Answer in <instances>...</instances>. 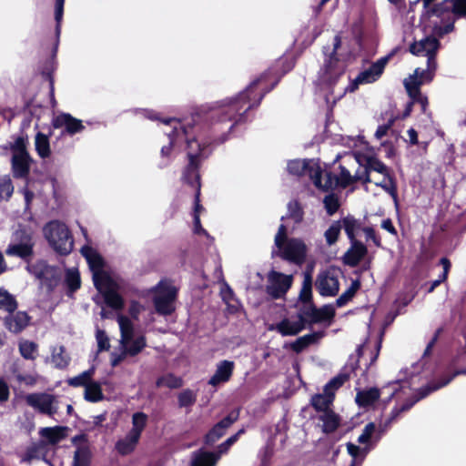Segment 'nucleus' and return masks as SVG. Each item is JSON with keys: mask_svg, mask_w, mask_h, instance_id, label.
<instances>
[{"mask_svg": "<svg viewBox=\"0 0 466 466\" xmlns=\"http://www.w3.org/2000/svg\"><path fill=\"white\" fill-rule=\"evenodd\" d=\"M139 439L129 431L124 438L116 442V451L122 456L128 455L135 451Z\"/></svg>", "mask_w": 466, "mask_h": 466, "instance_id": "30", "label": "nucleus"}, {"mask_svg": "<svg viewBox=\"0 0 466 466\" xmlns=\"http://www.w3.org/2000/svg\"><path fill=\"white\" fill-rule=\"evenodd\" d=\"M116 320L120 329V345L123 351L117 356L113 355L111 360L113 367L117 366L127 355L136 356L146 347L144 336L134 337V325L127 316L118 315Z\"/></svg>", "mask_w": 466, "mask_h": 466, "instance_id": "6", "label": "nucleus"}, {"mask_svg": "<svg viewBox=\"0 0 466 466\" xmlns=\"http://www.w3.org/2000/svg\"><path fill=\"white\" fill-rule=\"evenodd\" d=\"M440 46V42L436 37L427 36L419 42H414L410 46V51L416 56H427V68H416L412 75L405 78L403 85L414 103H419L424 111L428 99L420 92V86L429 83L433 79L434 72L437 67L435 54Z\"/></svg>", "mask_w": 466, "mask_h": 466, "instance_id": "4", "label": "nucleus"}, {"mask_svg": "<svg viewBox=\"0 0 466 466\" xmlns=\"http://www.w3.org/2000/svg\"><path fill=\"white\" fill-rule=\"evenodd\" d=\"M96 289L103 294L106 303L113 309H121L124 305L123 299L116 291V285L108 278L95 285Z\"/></svg>", "mask_w": 466, "mask_h": 466, "instance_id": "21", "label": "nucleus"}, {"mask_svg": "<svg viewBox=\"0 0 466 466\" xmlns=\"http://www.w3.org/2000/svg\"><path fill=\"white\" fill-rule=\"evenodd\" d=\"M463 339H464V344L460 347V349L457 351L456 356L452 360V363L456 364L460 360H466V332H463Z\"/></svg>", "mask_w": 466, "mask_h": 466, "instance_id": "64", "label": "nucleus"}, {"mask_svg": "<svg viewBox=\"0 0 466 466\" xmlns=\"http://www.w3.org/2000/svg\"><path fill=\"white\" fill-rule=\"evenodd\" d=\"M289 216L295 223H299L303 219V210L297 200H292L288 204Z\"/></svg>", "mask_w": 466, "mask_h": 466, "instance_id": "56", "label": "nucleus"}, {"mask_svg": "<svg viewBox=\"0 0 466 466\" xmlns=\"http://www.w3.org/2000/svg\"><path fill=\"white\" fill-rule=\"evenodd\" d=\"M17 308L15 298L3 288H0V309L8 313L14 312Z\"/></svg>", "mask_w": 466, "mask_h": 466, "instance_id": "48", "label": "nucleus"}, {"mask_svg": "<svg viewBox=\"0 0 466 466\" xmlns=\"http://www.w3.org/2000/svg\"><path fill=\"white\" fill-rule=\"evenodd\" d=\"M271 74V72L264 73L252 81L238 96L222 101L213 116H216L218 122L228 124L226 127L228 131H231L236 125L246 122L248 111L258 106L264 96L278 84L279 78L275 79L270 87L263 88L260 93H258V89L267 83Z\"/></svg>", "mask_w": 466, "mask_h": 466, "instance_id": "2", "label": "nucleus"}, {"mask_svg": "<svg viewBox=\"0 0 466 466\" xmlns=\"http://www.w3.org/2000/svg\"><path fill=\"white\" fill-rule=\"evenodd\" d=\"M45 444L43 442L32 443L28 446L21 458L22 462L31 463L33 460L43 458L44 461L51 465L50 461L45 459Z\"/></svg>", "mask_w": 466, "mask_h": 466, "instance_id": "31", "label": "nucleus"}, {"mask_svg": "<svg viewBox=\"0 0 466 466\" xmlns=\"http://www.w3.org/2000/svg\"><path fill=\"white\" fill-rule=\"evenodd\" d=\"M14 192V186L9 176L0 177V198L7 200Z\"/></svg>", "mask_w": 466, "mask_h": 466, "instance_id": "54", "label": "nucleus"}, {"mask_svg": "<svg viewBox=\"0 0 466 466\" xmlns=\"http://www.w3.org/2000/svg\"><path fill=\"white\" fill-rule=\"evenodd\" d=\"M91 453L87 447H78L75 451L72 466H89Z\"/></svg>", "mask_w": 466, "mask_h": 466, "instance_id": "50", "label": "nucleus"}, {"mask_svg": "<svg viewBox=\"0 0 466 466\" xmlns=\"http://www.w3.org/2000/svg\"><path fill=\"white\" fill-rule=\"evenodd\" d=\"M238 411L233 410L220 421H218L206 435L205 442L208 445H212L218 440H219L226 432L227 429L229 428L238 419Z\"/></svg>", "mask_w": 466, "mask_h": 466, "instance_id": "23", "label": "nucleus"}, {"mask_svg": "<svg viewBox=\"0 0 466 466\" xmlns=\"http://www.w3.org/2000/svg\"><path fill=\"white\" fill-rule=\"evenodd\" d=\"M267 294L274 299L285 297L293 281L292 275L283 274L274 269L270 270L267 277Z\"/></svg>", "mask_w": 466, "mask_h": 466, "instance_id": "16", "label": "nucleus"}, {"mask_svg": "<svg viewBox=\"0 0 466 466\" xmlns=\"http://www.w3.org/2000/svg\"><path fill=\"white\" fill-rule=\"evenodd\" d=\"M376 433V424L374 422H369L365 425L361 434L358 438V442L365 446L370 447V450L374 448L377 442H374V434Z\"/></svg>", "mask_w": 466, "mask_h": 466, "instance_id": "42", "label": "nucleus"}, {"mask_svg": "<svg viewBox=\"0 0 466 466\" xmlns=\"http://www.w3.org/2000/svg\"><path fill=\"white\" fill-rule=\"evenodd\" d=\"M95 374V368L92 367L87 370L83 371L82 373L78 374L77 376H75L73 378H69L66 382L71 387H86L91 380Z\"/></svg>", "mask_w": 466, "mask_h": 466, "instance_id": "43", "label": "nucleus"}, {"mask_svg": "<svg viewBox=\"0 0 466 466\" xmlns=\"http://www.w3.org/2000/svg\"><path fill=\"white\" fill-rule=\"evenodd\" d=\"M27 271L39 280L40 286L48 293L53 292L60 284L62 270L59 267L49 265L45 260H38L26 267Z\"/></svg>", "mask_w": 466, "mask_h": 466, "instance_id": "11", "label": "nucleus"}, {"mask_svg": "<svg viewBox=\"0 0 466 466\" xmlns=\"http://www.w3.org/2000/svg\"><path fill=\"white\" fill-rule=\"evenodd\" d=\"M238 434L226 440L218 448V452H209L204 450L194 451L191 456V466H216L220 456L227 452L228 448L237 441Z\"/></svg>", "mask_w": 466, "mask_h": 466, "instance_id": "17", "label": "nucleus"}, {"mask_svg": "<svg viewBox=\"0 0 466 466\" xmlns=\"http://www.w3.org/2000/svg\"><path fill=\"white\" fill-rule=\"evenodd\" d=\"M305 306L300 310L296 319H283L281 321L271 324L268 329L271 331H277L282 336H295L299 333L305 328Z\"/></svg>", "mask_w": 466, "mask_h": 466, "instance_id": "19", "label": "nucleus"}, {"mask_svg": "<svg viewBox=\"0 0 466 466\" xmlns=\"http://www.w3.org/2000/svg\"><path fill=\"white\" fill-rule=\"evenodd\" d=\"M312 297V277L309 273H306L304 275V279L302 283V288L299 293V299L304 302L309 304L311 303Z\"/></svg>", "mask_w": 466, "mask_h": 466, "instance_id": "49", "label": "nucleus"}, {"mask_svg": "<svg viewBox=\"0 0 466 466\" xmlns=\"http://www.w3.org/2000/svg\"><path fill=\"white\" fill-rule=\"evenodd\" d=\"M84 399L93 403L101 401L104 399L101 384L97 381L91 380L85 388Z\"/></svg>", "mask_w": 466, "mask_h": 466, "instance_id": "36", "label": "nucleus"}, {"mask_svg": "<svg viewBox=\"0 0 466 466\" xmlns=\"http://www.w3.org/2000/svg\"><path fill=\"white\" fill-rule=\"evenodd\" d=\"M321 337H322V334L319 333V332L301 336L290 344V348L293 351L299 353L303 350H305L308 346L316 342Z\"/></svg>", "mask_w": 466, "mask_h": 466, "instance_id": "37", "label": "nucleus"}, {"mask_svg": "<svg viewBox=\"0 0 466 466\" xmlns=\"http://www.w3.org/2000/svg\"><path fill=\"white\" fill-rule=\"evenodd\" d=\"M346 446L348 453L352 457L350 466L360 465L370 451V447L369 446L360 448L351 442H348Z\"/></svg>", "mask_w": 466, "mask_h": 466, "instance_id": "34", "label": "nucleus"}, {"mask_svg": "<svg viewBox=\"0 0 466 466\" xmlns=\"http://www.w3.org/2000/svg\"><path fill=\"white\" fill-rule=\"evenodd\" d=\"M305 316L315 323L330 320L335 316V309L332 305H324L320 309H317L313 304H309V307L305 309Z\"/></svg>", "mask_w": 466, "mask_h": 466, "instance_id": "27", "label": "nucleus"}, {"mask_svg": "<svg viewBox=\"0 0 466 466\" xmlns=\"http://www.w3.org/2000/svg\"><path fill=\"white\" fill-rule=\"evenodd\" d=\"M35 232L30 228L19 227L13 234L5 253L28 261L34 254Z\"/></svg>", "mask_w": 466, "mask_h": 466, "instance_id": "10", "label": "nucleus"}, {"mask_svg": "<svg viewBox=\"0 0 466 466\" xmlns=\"http://www.w3.org/2000/svg\"><path fill=\"white\" fill-rule=\"evenodd\" d=\"M176 298L177 289L174 286L167 282H159L153 298L156 311L159 315H170L175 310Z\"/></svg>", "mask_w": 466, "mask_h": 466, "instance_id": "14", "label": "nucleus"}, {"mask_svg": "<svg viewBox=\"0 0 466 466\" xmlns=\"http://www.w3.org/2000/svg\"><path fill=\"white\" fill-rule=\"evenodd\" d=\"M51 361L55 368L62 370L68 366L70 357L66 354V350L63 346L53 347L51 349Z\"/></svg>", "mask_w": 466, "mask_h": 466, "instance_id": "35", "label": "nucleus"}, {"mask_svg": "<svg viewBox=\"0 0 466 466\" xmlns=\"http://www.w3.org/2000/svg\"><path fill=\"white\" fill-rule=\"evenodd\" d=\"M234 362L230 360H222L217 365L214 375L210 378L208 383L217 386L220 383L228 381L233 372Z\"/></svg>", "mask_w": 466, "mask_h": 466, "instance_id": "28", "label": "nucleus"}, {"mask_svg": "<svg viewBox=\"0 0 466 466\" xmlns=\"http://www.w3.org/2000/svg\"><path fill=\"white\" fill-rule=\"evenodd\" d=\"M379 398L380 390L377 388H370L367 390L359 391L355 400L359 406L366 407L375 402Z\"/></svg>", "mask_w": 466, "mask_h": 466, "instance_id": "41", "label": "nucleus"}, {"mask_svg": "<svg viewBox=\"0 0 466 466\" xmlns=\"http://www.w3.org/2000/svg\"><path fill=\"white\" fill-rule=\"evenodd\" d=\"M29 318L24 311H18L15 314L9 313L5 319V327L14 333L22 331L28 324Z\"/></svg>", "mask_w": 466, "mask_h": 466, "instance_id": "29", "label": "nucleus"}, {"mask_svg": "<svg viewBox=\"0 0 466 466\" xmlns=\"http://www.w3.org/2000/svg\"><path fill=\"white\" fill-rule=\"evenodd\" d=\"M202 208L199 204V199L195 200V210H194V232L196 234H207L206 230L201 227L198 210Z\"/></svg>", "mask_w": 466, "mask_h": 466, "instance_id": "61", "label": "nucleus"}, {"mask_svg": "<svg viewBox=\"0 0 466 466\" xmlns=\"http://www.w3.org/2000/svg\"><path fill=\"white\" fill-rule=\"evenodd\" d=\"M287 170L294 176H308L314 186L323 191L332 188L331 174L323 171L319 161L315 159H293L287 165Z\"/></svg>", "mask_w": 466, "mask_h": 466, "instance_id": "5", "label": "nucleus"}, {"mask_svg": "<svg viewBox=\"0 0 466 466\" xmlns=\"http://www.w3.org/2000/svg\"><path fill=\"white\" fill-rule=\"evenodd\" d=\"M96 339L97 343V350L98 352L108 350L110 348L109 339L105 332V330L96 329Z\"/></svg>", "mask_w": 466, "mask_h": 466, "instance_id": "59", "label": "nucleus"}, {"mask_svg": "<svg viewBox=\"0 0 466 466\" xmlns=\"http://www.w3.org/2000/svg\"><path fill=\"white\" fill-rule=\"evenodd\" d=\"M141 112L145 117L150 120H160L164 125L163 132L167 136V144L163 145L160 150V162L158 164L160 168L166 167L171 163L176 155L180 152L182 145L186 144L188 151L189 140L206 141L193 117L184 120L177 118L160 119L153 110L143 109Z\"/></svg>", "mask_w": 466, "mask_h": 466, "instance_id": "3", "label": "nucleus"}, {"mask_svg": "<svg viewBox=\"0 0 466 466\" xmlns=\"http://www.w3.org/2000/svg\"><path fill=\"white\" fill-rule=\"evenodd\" d=\"M44 237L50 248L61 256L71 253L74 248V238L66 223L51 220L43 228Z\"/></svg>", "mask_w": 466, "mask_h": 466, "instance_id": "8", "label": "nucleus"}, {"mask_svg": "<svg viewBox=\"0 0 466 466\" xmlns=\"http://www.w3.org/2000/svg\"><path fill=\"white\" fill-rule=\"evenodd\" d=\"M360 288V282L359 280H353L350 286L336 299L337 307L340 308L345 306L352 299Z\"/></svg>", "mask_w": 466, "mask_h": 466, "instance_id": "47", "label": "nucleus"}, {"mask_svg": "<svg viewBox=\"0 0 466 466\" xmlns=\"http://www.w3.org/2000/svg\"><path fill=\"white\" fill-rule=\"evenodd\" d=\"M459 375H466V369L457 370L452 374L441 378L439 382L429 383L428 388L426 389L427 392L422 393L421 397H427L430 393L445 387L450 382H451L455 377Z\"/></svg>", "mask_w": 466, "mask_h": 466, "instance_id": "39", "label": "nucleus"}, {"mask_svg": "<svg viewBox=\"0 0 466 466\" xmlns=\"http://www.w3.org/2000/svg\"><path fill=\"white\" fill-rule=\"evenodd\" d=\"M360 168L358 158L353 155H347L343 158L342 163L339 165V173L336 175L335 179H332L333 185H339L342 187H346L349 185L358 180L369 181V177L363 178L361 173L356 170L355 174H351V169ZM331 178H333L331 177Z\"/></svg>", "mask_w": 466, "mask_h": 466, "instance_id": "15", "label": "nucleus"}, {"mask_svg": "<svg viewBox=\"0 0 466 466\" xmlns=\"http://www.w3.org/2000/svg\"><path fill=\"white\" fill-rule=\"evenodd\" d=\"M340 222L348 238L350 240H357L356 235L361 228L360 221L352 216H347Z\"/></svg>", "mask_w": 466, "mask_h": 466, "instance_id": "40", "label": "nucleus"}, {"mask_svg": "<svg viewBox=\"0 0 466 466\" xmlns=\"http://www.w3.org/2000/svg\"><path fill=\"white\" fill-rule=\"evenodd\" d=\"M324 208L328 215L332 216L339 208V198L334 194L327 195L323 199Z\"/></svg>", "mask_w": 466, "mask_h": 466, "instance_id": "58", "label": "nucleus"}, {"mask_svg": "<svg viewBox=\"0 0 466 466\" xmlns=\"http://www.w3.org/2000/svg\"><path fill=\"white\" fill-rule=\"evenodd\" d=\"M441 265L443 268V272L439 276V278L432 281L431 287L428 289L429 293H431L441 282L445 281L451 268V262L447 258H442L440 260Z\"/></svg>", "mask_w": 466, "mask_h": 466, "instance_id": "55", "label": "nucleus"}, {"mask_svg": "<svg viewBox=\"0 0 466 466\" xmlns=\"http://www.w3.org/2000/svg\"><path fill=\"white\" fill-rule=\"evenodd\" d=\"M316 289L322 297H334L339 290L338 275L334 270H324L318 274Z\"/></svg>", "mask_w": 466, "mask_h": 466, "instance_id": "18", "label": "nucleus"}, {"mask_svg": "<svg viewBox=\"0 0 466 466\" xmlns=\"http://www.w3.org/2000/svg\"><path fill=\"white\" fill-rule=\"evenodd\" d=\"M177 400L180 408H190L197 400V392L190 389L183 390L177 395Z\"/></svg>", "mask_w": 466, "mask_h": 466, "instance_id": "52", "label": "nucleus"}, {"mask_svg": "<svg viewBox=\"0 0 466 466\" xmlns=\"http://www.w3.org/2000/svg\"><path fill=\"white\" fill-rule=\"evenodd\" d=\"M65 285L67 289V295L71 296L81 286L79 271L75 268H67L65 273Z\"/></svg>", "mask_w": 466, "mask_h": 466, "instance_id": "33", "label": "nucleus"}, {"mask_svg": "<svg viewBox=\"0 0 466 466\" xmlns=\"http://www.w3.org/2000/svg\"><path fill=\"white\" fill-rule=\"evenodd\" d=\"M55 128H64L63 134L74 136L82 133L85 126L80 119L71 116L69 113H60L53 120Z\"/></svg>", "mask_w": 466, "mask_h": 466, "instance_id": "22", "label": "nucleus"}, {"mask_svg": "<svg viewBox=\"0 0 466 466\" xmlns=\"http://www.w3.org/2000/svg\"><path fill=\"white\" fill-rule=\"evenodd\" d=\"M369 171H375L386 175L388 167L379 159L370 157L367 160V167L363 168L361 175H367Z\"/></svg>", "mask_w": 466, "mask_h": 466, "instance_id": "53", "label": "nucleus"}, {"mask_svg": "<svg viewBox=\"0 0 466 466\" xmlns=\"http://www.w3.org/2000/svg\"><path fill=\"white\" fill-rule=\"evenodd\" d=\"M157 387L166 386L169 389H177L182 386V380L174 375L161 377L157 381Z\"/></svg>", "mask_w": 466, "mask_h": 466, "instance_id": "57", "label": "nucleus"}, {"mask_svg": "<svg viewBox=\"0 0 466 466\" xmlns=\"http://www.w3.org/2000/svg\"><path fill=\"white\" fill-rule=\"evenodd\" d=\"M66 428L64 427H46L40 430L41 437L46 439L49 443L56 444L63 440L66 436Z\"/></svg>", "mask_w": 466, "mask_h": 466, "instance_id": "38", "label": "nucleus"}, {"mask_svg": "<svg viewBox=\"0 0 466 466\" xmlns=\"http://www.w3.org/2000/svg\"><path fill=\"white\" fill-rule=\"evenodd\" d=\"M148 417L144 412H135L132 415V429L129 431L131 433L140 438L142 431L147 424Z\"/></svg>", "mask_w": 466, "mask_h": 466, "instance_id": "45", "label": "nucleus"}, {"mask_svg": "<svg viewBox=\"0 0 466 466\" xmlns=\"http://www.w3.org/2000/svg\"><path fill=\"white\" fill-rule=\"evenodd\" d=\"M31 157L29 154H13L11 158L12 171L15 177H25L30 170Z\"/></svg>", "mask_w": 466, "mask_h": 466, "instance_id": "26", "label": "nucleus"}, {"mask_svg": "<svg viewBox=\"0 0 466 466\" xmlns=\"http://www.w3.org/2000/svg\"><path fill=\"white\" fill-rule=\"evenodd\" d=\"M35 147L41 158H46L50 156L49 138L46 135L38 132L35 137Z\"/></svg>", "mask_w": 466, "mask_h": 466, "instance_id": "44", "label": "nucleus"}, {"mask_svg": "<svg viewBox=\"0 0 466 466\" xmlns=\"http://www.w3.org/2000/svg\"><path fill=\"white\" fill-rule=\"evenodd\" d=\"M275 246L279 256L289 261L300 263L306 256V245L299 238H288L286 227L281 224L275 236Z\"/></svg>", "mask_w": 466, "mask_h": 466, "instance_id": "9", "label": "nucleus"}, {"mask_svg": "<svg viewBox=\"0 0 466 466\" xmlns=\"http://www.w3.org/2000/svg\"><path fill=\"white\" fill-rule=\"evenodd\" d=\"M466 15V0H444L432 9V14L438 17L445 16V14Z\"/></svg>", "mask_w": 466, "mask_h": 466, "instance_id": "24", "label": "nucleus"}, {"mask_svg": "<svg viewBox=\"0 0 466 466\" xmlns=\"http://www.w3.org/2000/svg\"><path fill=\"white\" fill-rule=\"evenodd\" d=\"M210 153L211 148L209 147V142L195 140L188 141V152L187 153L188 165L184 171L183 179L197 189L195 200L199 199L200 192V177L198 168L201 160L208 157Z\"/></svg>", "mask_w": 466, "mask_h": 466, "instance_id": "7", "label": "nucleus"}, {"mask_svg": "<svg viewBox=\"0 0 466 466\" xmlns=\"http://www.w3.org/2000/svg\"><path fill=\"white\" fill-rule=\"evenodd\" d=\"M341 47V37L334 36L330 45L323 46V64L319 71L317 86L327 106L332 108L348 92H354L360 85L371 84L382 75L389 56H383L363 69L353 79L345 75L346 65L339 50Z\"/></svg>", "mask_w": 466, "mask_h": 466, "instance_id": "1", "label": "nucleus"}, {"mask_svg": "<svg viewBox=\"0 0 466 466\" xmlns=\"http://www.w3.org/2000/svg\"><path fill=\"white\" fill-rule=\"evenodd\" d=\"M38 346L30 340H22L19 342V351L25 360H34L37 357Z\"/></svg>", "mask_w": 466, "mask_h": 466, "instance_id": "46", "label": "nucleus"}, {"mask_svg": "<svg viewBox=\"0 0 466 466\" xmlns=\"http://www.w3.org/2000/svg\"><path fill=\"white\" fill-rule=\"evenodd\" d=\"M347 374H339L331 379L323 388L321 393L315 394L311 397L310 403L313 408L319 411L323 412L330 410L335 398V392L348 380Z\"/></svg>", "mask_w": 466, "mask_h": 466, "instance_id": "12", "label": "nucleus"}, {"mask_svg": "<svg viewBox=\"0 0 466 466\" xmlns=\"http://www.w3.org/2000/svg\"><path fill=\"white\" fill-rule=\"evenodd\" d=\"M10 149L13 154H28L26 150V141L23 137H18L14 143L10 145Z\"/></svg>", "mask_w": 466, "mask_h": 466, "instance_id": "60", "label": "nucleus"}, {"mask_svg": "<svg viewBox=\"0 0 466 466\" xmlns=\"http://www.w3.org/2000/svg\"><path fill=\"white\" fill-rule=\"evenodd\" d=\"M26 404L41 414L54 417L60 408L59 398L46 392L29 393L25 398Z\"/></svg>", "mask_w": 466, "mask_h": 466, "instance_id": "13", "label": "nucleus"}, {"mask_svg": "<svg viewBox=\"0 0 466 466\" xmlns=\"http://www.w3.org/2000/svg\"><path fill=\"white\" fill-rule=\"evenodd\" d=\"M342 228L341 222L339 220L333 221L332 224L329 227V228L324 233V238L326 243L329 246L334 245L340 234V230Z\"/></svg>", "mask_w": 466, "mask_h": 466, "instance_id": "51", "label": "nucleus"}, {"mask_svg": "<svg viewBox=\"0 0 466 466\" xmlns=\"http://www.w3.org/2000/svg\"><path fill=\"white\" fill-rule=\"evenodd\" d=\"M319 420L323 422V431L331 433L339 426V417L332 410L321 412Z\"/></svg>", "mask_w": 466, "mask_h": 466, "instance_id": "32", "label": "nucleus"}, {"mask_svg": "<svg viewBox=\"0 0 466 466\" xmlns=\"http://www.w3.org/2000/svg\"><path fill=\"white\" fill-rule=\"evenodd\" d=\"M362 230L367 241H372L374 245L379 248L381 246L380 238L376 235V232L372 228L367 227L362 228Z\"/></svg>", "mask_w": 466, "mask_h": 466, "instance_id": "62", "label": "nucleus"}, {"mask_svg": "<svg viewBox=\"0 0 466 466\" xmlns=\"http://www.w3.org/2000/svg\"><path fill=\"white\" fill-rule=\"evenodd\" d=\"M350 247L342 257L343 263L350 267H356L368 253L367 247L360 241L350 240Z\"/></svg>", "mask_w": 466, "mask_h": 466, "instance_id": "25", "label": "nucleus"}, {"mask_svg": "<svg viewBox=\"0 0 466 466\" xmlns=\"http://www.w3.org/2000/svg\"><path fill=\"white\" fill-rule=\"evenodd\" d=\"M454 28V22L451 21L450 23L444 25H435L434 34L440 37L443 36L446 34L451 33Z\"/></svg>", "mask_w": 466, "mask_h": 466, "instance_id": "63", "label": "nucleus"}, {"mask_svg": "<svg viewBox=\"0 0 466 466\" xmlns=\"http://www.w3.org/2000/svg\"><path fill=\"white\" fill-rule=\"evenodd\" d=\"M81 253L86 259V262L92 271L94 285L108 278H110L103 270V259L102 258L90 247H83Z\"/></svg>", "mask_w": 466, "mask_h": 466, "instance_id": "20", "label": "nucleus"}]
</instances>
